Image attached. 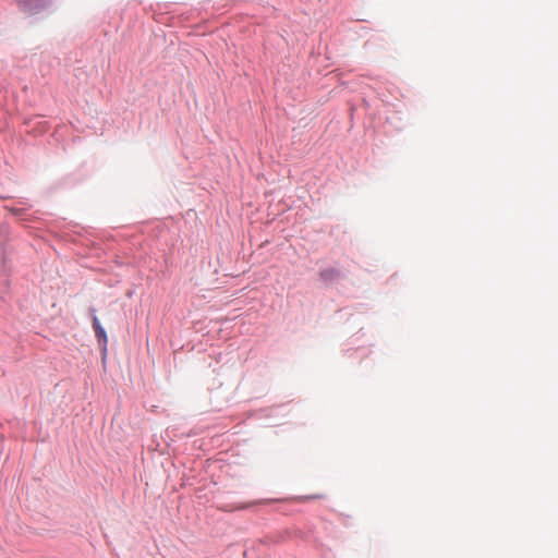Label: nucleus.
<instances>
[{"mask_svg":"<svg viewBox=\"0 0 558 558\" xmlns=\"http://www.w3.org/2000/svg\"><path fill=\"white\" fill-rule=\"evenodd\" d=\"M93 328L102 352H106L108 345V337L96 315L93 316Z\"/></svg>","mask_w":558,"mask_h":558,"instance_id":"f257e3e1","label":"nucleus"},{"mask_svg":"<svg viewBox=\"0 0 558 558\" xmlns=\"http://www.w3.org/2000/svg\"><path fill=\"white\" fill-rule=\"evenodd\" d=\"M21 9L29 14L41 11L45 7L44 0H19Z\"/></svg>","mask_w":558,"mask_h":558,"instance_id":"f03ea898","label":"nucleus"},{"mask_svg":"<svg viewBox=\"0 0 558 558\" xmlns=\"http://www.w3.org/2000/svg\"><path fill=\"white\" fill-rule=\"evenodd\" d=\"M337 271L335 269H327V270H324L320 272V276L324 278V279H331V278H335L337 276Z\"/></svg>","mask_w":558,"mask_h":558,"instance_id":"7ed1b4c3","label":"nucleus"}]
</instances>
